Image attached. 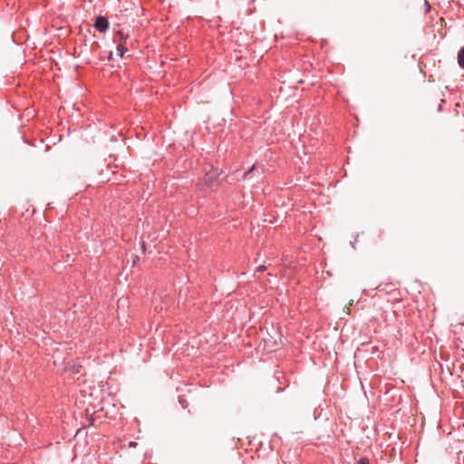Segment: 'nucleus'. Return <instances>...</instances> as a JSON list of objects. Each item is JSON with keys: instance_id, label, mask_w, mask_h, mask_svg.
I'll return each instance as SVG.
<instances>
[{"instance_id": "f03ea898", "label": "nucleus", "mask_w": 464, "mask_h": 464, "mask_svg": "<svg viewBox=\"0 0 464 464\" xmlns=\"http://www.w3.org/2000/svg\"><path fill=\"white\" fill-rule=\"evenodd\" d=\"M94 27L100 32H106L109 28V22L106 17L99 15L95 19Z\"/></svg>"}, {"instance_id": "0eeeda50", "label": "nucleus", "mask_w": 464, "mask_h": 464, "mask_svg": "<svg viewBox=\"0 0 464 464\" xmlns=\"http://www.w3.org/2000/svg\"><path fill=\"white\" fill-rule=\"evenodd\" d=\"M357 464H370L369 459L367 458H361Z\"/></svg>"}, {"instance_id": "20e7f679", "label": "nucleus", "mask_w": 464, "mask_h": 464, "mask_svg": "<svg viewBox=\"0 0 464 464\" xmlns=\"http://www.w3.org/2000/svg\"><path fill=\"white\" fill-rule=\"evenodd\" d=\"M128 52V47L124 44H120L117 45V53L120 57H123V55Z\"/></svg>"}, {"instance_id": "9b49d317", "label": "nucleus", "mask_w": 464, "mask_h": 464, "mask_svg": "<svg viewBox=\"0 0 464 464\" xmlns=\"http://www.w3.org/2000/svg\"><path fill=\"white\" fill-rule=\"evenodd\" d=\"M142 246L143 251H145L146 245H145V243H144V242H142V246Z\"/></svg>"}, {"instance_id": "1a4fd4ad", "label": "nucleus", "mask_w": 464, "mask_h": 464, "mask_svg": "<svg viewBox=\"0 0 464 464\" xmlns=\"http://www.w3.org/2000/svg\"><path fill=\"white\" fill-rule=\"evenodd\" d=\"M425 7H427V11H430V4L427 0H425Z\"/></svg>"}, {"instance_id": "f257e3e1", "label": "nucleus", "mask_w": 464, "mask_h": 464, "mask_svg": "<svg viewBox=\"0 0 464 464\" xmlns=\"http://www.w3.org/2000/svg\"><path fill=\"white\" fill-rule=\"evenodd\" d=\"M129 36L130 35L128 33H125L122 29H120L114 32L112 40L113 43L117 45H120V44L126 45Z\"/></svg>"}, {"instance_id": "9d476101", "label": "nucleus", "mask_w": 464, "mask_h": 464, "mask_svg": "<svg viewBox=\"0 0 464 464\" xmlns=\"http://www.w3.org/2000/svg\"><path fill=\"white\" fill-rule=\"evenodd\" d=\"M108 59H109V60L112 59V53H111V52L109 53V57H108Z\"/></svg>"}, {"instance_id": "7ed1b4c3", "label": "nucleus", "mask_w": 464, "mask_h": 464, "mask_svg": "<svg viewBox=\"0 0 464 464\" xmlns=\"http://www.w3.org/2000/svg\"><path fill=\"white\" fill-rule=\"evenodd\" d=\"M458 63L459 67L464 69V47H462L458 53Z\"/></svg>"}, {"instance_id": "39448f33", "label": "nucleus", "mask_w": 464, "mask_h": 464, "mask_svg": "<svg viewBox=\"0 0 464 464\" xmlns=\"http://www.w3.org/2000/svg\"><path fill=\"white\" fill-rule=\"evenodd\" d=\"M256 167L253 165L247 171H246L243 175H242V179H246L247 178V176L253 172L255 170Z\"/></svg>"}, {"instance_id": "423d86ee", "label": "nucleus", "mask_w": 464, "mask_h": 464, "mask_svg": "<svg viewBox=\"0 0 464 464\" xmlns=\"http://www.w3.org/2000/svg\"><path fill=\"white\" fill-rule=\"evenodd\" d=\"M266 269V266H264V265H261V266H259L256 269V271H255V275H256V273H262V272H264Z\"/></svg>"}, {"instance_id": "6e6552de", "label": "nucleus", "mask_w": 464, "mask_h": 464, "mask_svg": "<svg viewBox=\"0 0 464 464\" xmlns=\"http://www.w3.org/2000/svg\"><path fill=\"white\" fill-rule=\"evenodd\" d=\"M179 403L182 405V407L185 409L187 406L185 405V400L184 399H179Z\"/></svg>"}]
</instances>
